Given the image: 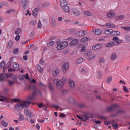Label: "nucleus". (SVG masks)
Instances as JSON below:
<instances>
[{
  "label": "nucleus",
  "mask_w": 130,
  "mask_h": 130,
  "mask_svg": "<svg viewBox=\"0 0 130 130\" xmlns=\"http://www.w3.org/2000/svg\"><path fill=\"white\" fill-rule=\"evenodd\" d=\"M53 83H55L56 87L61 89L64 84H66V77H62V79L59 80L58 79H55L53 81Z\"/></svg>",
  "instance_id": "f257e3e1"
},
{
  "label": "nucleus",
  "mask_w": 130,
  "mask_h": 130,
  "mask_svg": "<svg viewBox=\"0 0 130 130\" xmlns=\"http://www.w3.org/2000/svg\"><path fill=\"white\" fill-rule=\"evenodd\" d=\"M31 103L32 102L30 101H24L22 103H18L15 105V108L16 109H19V108H27L30 106Z\"/></svg>",
  "instance_id": "f03ea898"
},
{
  "label": "nucleus",
  "mask_w": 130,
  "mask_h": 130,
  "mask_svg": "<svg viewBox=\"0 0 130 130\" xmlns=\"http://www.w3.org/2000/svg\"><path fill=\"white\" fill-rule=\"evenodd\" d=\"M37 89V87H36V86L34 85L33 86L34 92L31 96L27 97V100H33L35 96H36L37 93H39L40 95H41V92H40V91L39 90H38Z\"/></svg>",
  "instance_id": "7ed1b4c3"
},
{
  "label": "nucleus",
  "mask_w": 130,
  "mask_h": 130,
  "mask_svg": "<svg viewBox=\"0 0 130 130\" xmlns=\"http://www.w3.org/2000/svg\"><path fill=\"white\" fill-rule=\"evenodd\" d=\"M69 45V43L67 41L62 42L57 45V49L58 50H62Z\"/></svg>",
  "instance_id": "20e7f679"
},
{
  "label": "nucleus",
  "mask_w": 130,
  "mask_h": 130,
  "mask_svg": "<svg viewBox=\"0 0 130 130\" xmlns=\"http://www.w3.org/2000/svg\"><path fill=\"white\" fill-rule=\"evenodd\" d=\"M121 42H122V40H121L115 42H110L106 44V47H112V46H114V45H118V44H120Z\"/></svg>",
  "instance_id": "39448f33"
},
{
  "label": "nucleus",
  "mask_w": 130,
  "mask_h": 130,
  "mask_svg": "<svg viewBox=\"0 0 130 130\" xmlns=\"http://www.w3.org/2000/svg\"><path fill=\"white\" fill-rule=\"evenodd\" d=\"M77 118H79V119H81L82 121H84L86 122H88L89 121V118H92L93 117V116L92 115H88L84 118H82V117L77 115Z\"/></svg>",
  "instance_id": "423d86ee"
},
{
  "label": "nucleus",
  "mask_w": 130,
  "mask_h": 130,
  "mask_svg": "<svg viewBox=\"0 0 130 130\" xmlns=\"http://www.w3.org/2000/svg\"><path fill=\"white\" fill-rule=\"evenodd\" d=\"M69 68H70V64L68 62L64 63L62 67V71L63 73H67V71L69 70Z\"/></svg>",
  "instance_id": "0eeeda50"
},
{
  "label": "nucleus",
  "mask_w": 130,
  "mask_h": 130,
  "mask_svg": "<svg viewBox=\"0 0 130 130\" xmlns=\"http://www.w3.org/2000/svg\"><path fill=\"white\" fill-rule=\"evenodd\" d=\"M72 11L73 14H74L75 16H80V14H81L80 10H79V9L76 8H73Z\"/></svg>",
  "instance_id": "6e6552de"
},
{
  "label": "nucleus",
  "mask_w": 130,
  "mask_h": 130,
  "mask_svg": "<svg viewBox=\"0 0 130 130\" xmlns=\"http://www.w3.org/2000/svg\"><path fill=\"white\" fill-rule=\"evenodd\" d=\"M28 5V0H22L21 1V6L23 9L26 10L27 9V6Z\"/></svg>",
  "instance_id": "1a4fd4ad"
},
{
  "label": "nucleus",
  "mask_w": 130,
  "mask_h": 130,
  "mask_svg": "<svg viewBox=\"0 0 130 130\" xmlns=\"http://www.w3.org/2000/svg\"><path fill=\"white\" fill-rule=\"evenodd\" d=\"M115 16V13L113 10H110L107 14V18H113Z\"/></svg>",
  "instance_id": "9d476101"
},
{
  "label": "nucleus",
  "mask_w": 130,
  "mask_h": 130,
  "mask_svg": "<svg viewBox=\"0 0 130 130\" xmlns=\"http://www.w3.org/2000/svg\"><path fill=\"white\" fill-rule=\"evenodd\" d=\"M12 76H13L12 73H9L8 74L2 73L0 75V77H3V78L8 79V78H10V77H12Z\"/></svg>",
  "instance_id": "9b49d317"
},
{
  "label": "nucleus",
  "mask_w": 130,
  "mask_h": 130,
  "mask_svg": "<svg viewBox=\"0 0 130 130\" xmlns=\"http://www.w3.org/2000/svg\"><path fill=\"white\" fill-rule=\"evenodd\" d=\"M59 68H55L53 71V75L55 77L57 76L59 74Z\"/></svg>",
  "instance_id": "f8f14e48"
},
{
  "label": "nucleus",
  "mask_w": 130,
  "mask_h": 130,
  "mask_svg": "<svg viewBox=\"0 0 130 130\" xmlns=\"http://www.w3.org/2000/svg\"><path fill=\"white\" fill-rule=\"evenodd\" d=\"M117 106H118L116 104L112 105L111 106L108 107L107 108V111H112V110H113L114 109L116 108V107H117Z\"/></svg>",
  "instance_id": "ddd939ff"
},
{
  "label": "nucleus",
  "mask_w": 130,
  "mask_h": 130,
  "mask_svg": "<svg viewBox=\"0 0 130 130\" xmlns=\"http://www.w3.org/2000/svg\"><path fill=\"white\" fill-rule=\"evenodd\" d=\"M24 113L25 114H26V115H27V116H28L30 118L32 117V112L28 109H25L24 110Z\"/></svg>",
  "instance_id": "4468645a"
},
{
  "label": "nucleus",
  "mask_w": 130,
  "mask_h": 130,
  "mask_svg": "<svg viewBox=\"0 0 130 130\" xmlns=\"http://www.w3.org/2000/svg\"><path fill=\"white\" fill-rule=\"evenodd\" d=\"M63 11L65 12L66 13H69L70 12V8L69 6H68V5H63V6H61Z\"/></svg>",
  "instance_id": "2eb2a0df"
},
{
  "label": "nucleus",
  "mask_w": 130,
  "mask_h": 130,
  "mask_svg": "<svg viewBox=\"0 0 130 130\" xmlns=\"http://www.w3.org/2000/svg\"><path fill=\"white\" fill-rule=\"evenodd\" d=\"M69 84L70 88H72V89H74V88H75V86H76L75 82H74L72 79H70L69 80Z\"/></svg>",
  "instance_id": "dca6fc26"
},
{
  "label": "nucleus",
  "mask_w": 130,
  "mask_h": 130,
  "mask_svg": "<svg viewBox=\"0 0 130 130\" xmlns=\"http://www.w3.org/2000/svg\"><path fill=\"white\" fill-rule=\"evenodd\" d=\"M124 18H125V16L123 15H118L115 17V19L117 21H122V20H123Z\"/></svg>",
  "instance_id": "f3484780"
},
{
  "label": "nucleus",
  "mask_w": 130,
  "mask_h": 130,
  "mask_svg": "<svg viewBox=\"0 0 130 130\" xmlns=\"http://www.w3.org/2000/svg\"><path fill=\"white\" fill-rule=\"evenodd\" d=\"M39 11V9L35 8L32 11V15L35 18H36L38 15V12Z\"/></svg>",
  "instance_id": "a211bd4d"
},
{
  "label": "nucleus",
  "mask_w": 130,
  "mask_h": 130,
  "mask_svg": "<svg viewBox=\"0 0 130 130\" xmlns=\"http://www.w3.org/2000/svg\"><path fill=\"white\" fill-rule=\"evenodd\" d=\"M87 34V31H80L76 32V35L77 36H84L85 34Z\"/></svg>",
  "instance_id": "6ab92c4d"
},
{
  "label": "nucleus",
  "mask_w": 130,
  "mask_h": 130,
  "mask_svg": "<svg viewBox=\"0 0 130 130\" xmlns=\"http://www.w3.org/2000/svg\"><path fill=\"white\" fill-rule=\"evenodd\" d=\"M102 46V44H98L92 47L93 50H98V49H100Z\"/></svg>",
  "instance_id": "aec40b11"
},
{
  "label": "nucleus",
  "mask_w": 130,
  "mask_h": 130,
  "mask_svg": "<svg viewBox=\"0 0 130 130\" xmlns=\"http://www.w3.org/2000/svg\"><path fill=\"white\" fill-rule=\"evenodd\" d=\"M78 42H79V40L75 39L71 41L70 45H71V46H74V45H76Z\"/></svg>",
  "instance_id": "412c9836"
},
{
  "label": "nucleus",
  "mask_w": 130,
  "mask_h": 130,
  "mask_svg": "<svg viewBox=\"0 0 130 130\" xmlns=\"http://www.w3.org/2000/svg\"><path fill=\"white\" fill-rule=\"evenodd\" d=\"M79 71L81 74H86V73H87V68H86V67H81L80 68Z\"/></svg>",
  "instance_id": "4be33fe9"
},
{
  "label": "nucleus",
  "mask_w": 130,
  "mask_h": 130,
  "mask_svg": "<svg viewBox=\"0 0 130 130\" xmlns=\"http://www.w3.org/2000/svg\"><path fill=\"white\" fill-rule=\"evenodd\" d=\"M111 60H115L117 58V54L115 52H113L111 55Z\"/></svg>",
  "instance_id": "5701e85b"
},
{
  "label": "nucleus",
  "mask_w": 130,
  "mask_h": 130,
  "mask_svg": "<svg viewBox=\"0 0 130 130\" xmlns=\"http://www.w3.org/2000/svg\"><path fill=\"white\" fill-rule=\"evenodd\" d=\"M93 32L96 34V35H101L102 34V31L101 30L96 28L95 29L93 30Z\"/></svg>",
  "instance_id": "b1692460"
},
{
  "label": "nucleus",
  "mask_w": 130,
  "mask_h": 130,
  "mask_svg": "<svg viewBox=\"0 0 130 130\" xmlns=\"http://www.w3.org/2000/svg\"><path fill=\"white\" fill-rule=\"evenodd\" d=\"M99 63L100 66L104 64V63H105V60L104 59V58H100L99 59Z\"/></svg>",
  "instance_id": "393cba45"
},
{
  "label": "nucleus",
  "mask_w": 130,
  "mask_h": 130,
  "mask_svg": "<svg viewBox=\"0 0 130 130\" xmlns=\"http://www.w3.org/2000/svg\"><path fill=\"white\" fill-rule=\"evenodd\" d=\"M90 39H91L90 37H84L82 39H81V42H85V41H89Z\"/></svg>",
  "instance_id": "a878e982"
},
{
  "label": "nucleus",
  "mask_w": 130,
  "mask_h": 130,
  "mask_svg": "<svg viewBox=\"0 0 130 130\" xmlns=\"http://www.w3.org/2000/svg\"><path fill=\"white\" fill-rule=\"evenodd\" d=\"M112 31L113 30L112 29H108V30H106L105 31V34H106L107 35H109V34H110L111 35H112Z\"/></svg>",
  "instance_id": "bb28decb"
},
{
  "label": "nucleus",
  "mask_w": 130,
  "mask_h": 130,
  "mask_svg": "<svg viewBox=\"0 0 130 130\" xmlns=\"http://www.w3.org/2000/svg\"><path fill=\"white\" fill-rule=\"evenodd\" d=\"M37 71L39 72V73H42V72L43 71V69H42V68H41V66H40V65L38 64L37 66Z\"/></svg>",
  "instance_id": "cd10ccee"
},
{
  "label": "nucleus",
  "mask_w": 130,
  "mask_h": 130,
  "mask_svg": "<svg viewBox=\"0 0 130 130\" xmlns=\"http://www.w3.org/2000/svg\"><path fill=\"white\" fill-rule=\"evenodd\" d=\"M96 55L94 54L90 55V56L87 58L88 60H92V59H94Z\"/></svg>",
  "instance_id": "c85d7f7f"
},
{
  "label": "nucleus",
  "mask_w": 130,
  "mask_h": 130,
  "mask_svg": "<svg viewBox=\"0 0 130 130\" xmlns=\"http://www.w3.org/2000/svg\"><path fill=\"white\" fill-rule=\"evenodd\" d=\"M106 26L107 27H108V28H115V26H114V25H113L110 23H106Z\"/></svg>",
  "instance_id": "c756f323"
},
{
  "label": "nucleus",
  "mask_w": 130,
  "mask_h": 130,
  "mask_svg": "<svg viewBox=\"0 0 130 130\" xmlns=\"http://www.w3.org/2000/svg\"><path fill=\"white\" fill-rule=\"evenodd\" d=\"M1 125H2L3 126H4V127H7L8 126V123L5 122L4 120H2L1 122Z\"/></svg>",
  "instance_id": "7c9ffc66"
},
{
  "label": "nucleus",
  "mask_w": 130,
  "mask_h": 130,
  "mask_svg": "<svg viewBox=\"0 0 130 130\" xmlns=\"http://www.w3.org/2000/svg\"><path fill=\"white\" fill-rule=\"evenodd\" d=\"M54 43H55L53 41L49 42L47 43V46L50 47V46H52L53 45H54Z\"/></svg>",
  "instance_id": "2f4dec72"
},
{
  "label": "nucleus",
  "mask_w": 130,
  "mask_h": 130,
  "mask_svg": "<svg viewBox=\"0 0 130 130\" xmlns=\"http://www.w3.org/2000/svg\"><path fill=\"white\" fill-rule=\"evenodd\" d=\"M60 2L61 7L68 5V2H67V0H60Z\"/></svg>",
  "instance_id": "473e14b6"
},
{
  "label": "nucleus",
  "mask_w": 130,
  "mask_h": 130,
  "mask_svg": "<svg viewBox=\"0 0 130 130\" xmlns=\"http://www.w3.org/2000/svg\"><path fill=\"white\" fill-rule=\"evenodd\" d=\"M83 61H84V59H83L82 58H79L76 60V63L80 64L82 63Z\"/></svg>",
  "instance_id": "72a5a7b5"
},
{
  "label": "nucleus",
  "mask_w": 130,
  "mask_h": 130,
  "mask_svg": "<svg viewBox=\"0 0 130 130\" xmlns=\"http://www.w3.org/2000/svg\"><path fill=\"white\" fill-rule=\"evenodd\" d=\"M84 15H85V16H93V13L90 11H85Z\"/></svg>",
  "instance_id": "f704fd0d"
},
{
  "label": "nucleus",
  "mask_w": 130,
  "mask_h": 130,
  "mask_svg": "<svg viewBox=\"0 0 130 130\" xmlns=\"http://www.w3.org/2000/svg\"><path fill=\"white\" fill-rule=\"evenodd\" d=\"M49 6H50V3L48 2H45L43 4V8H48Z\"/></svg>",
  "instance_id": "c9c22d12"
},
{
  "label": "nucleus",
  "mask_w": 130,
  "mask_h": 130,
  "mask_svg": "<svg viewBox=\"0 0 130 130\" xmlns=\"http://www.w3.org/2000/svg\"><path fill=\"white\" fill-rule=\"evenodd\" d=\"M8 48H12L13 47V41H10L8 44Z\"/></svg>",
  "instance_id": "e433bc0d"
},
{
  "label": "nucleus",
  "mask_w": 130,
  "mask_h": 130,
  "mask_svg": "<svg viewBox=\"0 0 130 130\" xmlns=\"http://www.w3.org/2000/svg\"><path fill=\"white\" fill-rule=\"evenodd\" d=\"M5 67H6V62L3 61L0 64V68L5 69Z\"/></svg>",
  "instance_id": "4c0bfd02"
},
{
  "label": "nucleus",
  "mask_w": 130,
  "mask_h": 130,
  "mask_svg": "<svg viewBox=\"0 0 130 130\" xmlns=\"http://www.w3.org/2000/svg\"><path fill=\"white\" fill-rule=\"evenodd\" d=\"M111 82H112V77L110 76L107 78V83H108V84H110Z\"/></svg>",
  "instance_id": "58836bf2"
},
{
  "label": "nucleus",
  "mask_w": 130,
  "mask_h": 130,
  "mask_svg": "<svg viewBox=\"0 0 130 130\" xmlns=\"http://www.w3.org/2000/svg\"><path fill=\"white\" fill-rule=\"evenodd\" d=\"M121 28L123 29V30H124V31H127V32H129L130 31V26L129 27L123 26Z\"/></svg>",
  "instance_id": "ea45409f"
},
{
  "label": "nucleus",
  "mask_w": 130,
  "mask_h": 130,
  "mask_svg": "<svg viewBox=\"0 0 130 130\" xmlns=\"http://www.w3.org/2000/svg\"><path fill=\"white\" fill-rule=\"evenodd\" d=\"M101 77H102V72L101 71L99 70L98 71V77L99 79H101Z\"/></svg>",
  "instance_id": "a19ab883"
},
{
  "label": "nucleus",
  "mask_w": 130,
  "mask_h": 130,
  "mask_svg": "<svg viewBox=\"0 0 130 130\" xmlns=\"http://www.w3.org/2000/svg\"><path fill=\"white\" fill-rule=\"evenodd\" d=\"M112 35L113 36H116V35H120V32L119 31H112Z\"/></svg>",
  "instance_id": "79ce46f5"
},
{
  "label": "nucleus",
  "mask_w": 130,
  "mask_h": 130,
  "mask_svg": "<svg viewBox=\"0 0 130 130\" xmlns=\"http://www.w3.org/2000/svg\"><path fill=\"white\" fill-rule=\"evenodd\" d=\"M124 38L125 39V40H126V41H130V35H126L124 36Z\"/></svg>",
  "instance_id": "37998d69"
},
{
  "label": "nucleus",
  "mask_w": 130,
  "mask_h": 130,
  "mask_svg": "<svg viewBox=\"0 0 130 130\" xmlns=\"http://www.w3.org/2000/svg\"><path fill=\"white\" fill-rule=\"evenodd\" d=\"M78 106L79 108H84L86 107V105L85 104H79Z\"/></svg>",
  "instance_id": "c03bdc74"
},
{
  "label": "nucleus",
  "mask_w": 130,
  "mask_h": 130,
  "mask_svg": "<svg viewBox=\"0 0 130 130\" xmlns=\"http://www.w3.org/2000/svg\"><path fill=\"white\" fill-rule=\"evenodd\" d=\"M21 28H19L17 29H16L15 31V33L16 35H19V34H20V33H21Z\"/></svg>",
  "instance_id": "a18cd8bd"
},
{
  "label": "nucleus",
  "mask_w": 130,
  "mask_h": 130,
  "mask_svg": "<svg viewBox=\"0 0 130 130\" xmlns=\"http://www.w3.org/2000/svg\"><path fill=\"white\" fill-rule=\"evenodd\" d=\"M13 66L15 69H18L20 67V65L18 64L17 62H14L13 64Z\"/></svg>",
  "instance_id": "49530a36"
},
{
  "label": "nucleus",
  "mask_w": 130,
  "mask_h": 130,
  "mask_svg": "<svg viewBox=\"0 0 130 130\" xmlns=\"http://www.w3.org/2000/svg\"><path fill=\"white\" fill-rule=\"evenodd\" d=\"M20 117L18 118L19 120L20 121H23L24 120V116L22 114H20Z\"/></svg>",
  "instance_id": "de8ad7c7"
},
{
  "label": "nucleus",
  "mask_w": 130,
  "mask_h": 130,
  "mask_svg": "<svg viewBox=\"0 0 130 130\" xmlns=\"http://www.w3.org/2000/svg\"><path fill=\"white\" fill-rule=\"evenodd\" d=\"M24 79H25V75L23 74L19 76V80L23 81Z\"/></svg>",
  "instance_id": "09e8293b"
},
{
  "label": "nucleus",
  "mask_w": 130,
  "mask_h": 130,
  "mask_svg": "<svg viewBox=\"0 0 130 130\" xmlns=\"http://www.w3.org/2000/svg\"><path fill=\"white\" fill-rule=\"evenodd\" d=\"M14 84H15V82L14 81H12L11 80H9L8 81V85H9V86H13V85H14Z\"/></svg>",
  "instance_id": "8fccbe9b"
},
{
  "label": "nucleus",
  "mask_w": 130,
  "mask_h": 130,
  "mask_svg": "<svg viewBox=\"0 0 130 130\" xmlns=\"http://www.w3.org/2000/svg\"><path fill=\"white\" fill-rule=\"evenodd\" d=\"M10 92V90L8 88H4L3 89V93H5V94H7Z\"/></svg>",
  "instance_id": "3c124183"
},
{
  "label": "nucleus",
  "mask_w": 130,
  "mask_h": 130,
  "mask_svg": "<svg viewBox=\"0 0 130 130\" xmlns=\"http://www.w3.org/2000/svg\"><path fill=\"white\" fill-rule=\"evenodd\" d=\"M112 40H113V41H118L120 40H119V38L118 37H113Z\"/></svg>",
  "instance_id": "603ef678"
},
{
  "label": "nucleus",
  "mask_w": 130,
  "mask_h": 130,
  "mask_svg": "<svg viewBox=\"0 0 130 130\" xmlns=\"http://www.w3.org/2000/svg\"><path fill=\"white\" fill-rule=\"evenodd\" d=\"M14 12H15V10H14V9H10L9 10H7L6 13H7V14H10L11 13H14Z\"/></svg>",
  "instance_id": "864d4df0"
},
{
  "label": "nucleus",
  "mask_w": 130,
  "mask_h": 130,
  "mask_svg": "<svg viewBox=\"0 0 130 130\" xmlns=\"http://www.w3.org/2000/svg\"><path fill=\"white\" fill-rule=\"evenodd\" d=\"M112 126L114 129H117L118 128V125L117 124H113Z\"/></svg>",
  "instance_id": "5fc2aeb1"
},
{
  "label": "nucleus",
  "mask_w": 130,
  "mask_h": 130,
  "mask_svg": "<svg viewBox=\"0 0 130 130\" xmlns=\"http://www.w3.org/2000/svg\"><path fill=\"white\" fill-rule=\"evenodd\" d=\"M18 52H19V49L18 48H16V49H14V50H13L14 54H17V53H18Z\"/></svg>",
  "instance_id": "6e6d98bb"
},
{
  "label": "nucleus",
  "mask_w": 130,
  "mask_h": 130,
  "mask_svg": "<svg viewBox=\"0 0 130 130\" xmlns=\"http://www.w3.org/2000/svg\"><path fill=\"white\" fill-rule=\"evenodd\" d=\"M123 90L124 92H125V93H129V91H128V89H127V87H125V86H123Z\"/></svg>",
  "instance_id": "4d7b16f0"
},
{
  "label": "nucleus",
  "mask_w": 130,
  "mask_h": 130,
  "mask_svg": "<svg viewBox=\"0 0 130 130\" xmlns=\"http://www.w3.org/2000/svg\"><path fill=\"white\" fill-rule=\"evenodd\" d=\"M12 101H13V102H21V100H20L19 99H13Z\"/></svg>",
  "instance_id": "13d9d810"
},
{
  "label": "nucleus",
  "mask_w": 130,
  "mask_h": 130,
  "mask_svg": "<svg viewBox=\"0 0 130 130\" xmlns=\"http://www.w3.org/2000/svg\"><path fill=\"white\" fill-rule=\"evenodd\" d=\"M42 25H41V21L40 20L39 21L38 24V29H40L41 28Z\"/></svg>",
  "instance_id": "bf43d9fd"
},
{
  "label": "nucleus",
  "mask_w": 130,
  "mask_h": 130,
  "mask_svg": "<svg viewBox=\"0 0 130 130\" xmlns=\"http://www.w3.org/2000/svg\"><path fill=\"white\" fill-rule=\"evenodd\" d=\"M29 81L31 83H34V84H35V83H36V80L35 79H34L33 78L29 79Z\"/></svg>",
  "instance_id": "052dcab7"
},
{
  "label": "nucleus",
  "mask_w": 130,
  "mask_h": 130,
  "mask_svg": "<svg viewBox=\"0 0 130 130\" xmlns=\"http://www.w3.org/2000/svg\"><path fill=\"white\" fill-rule=\"evenodd\" d=\"M20 36L19 35H17L16 37H15V40H16V41H18V40H20Z\"/></svg>",
  "instance_id": "680f3d73"
},
{
  "label": "nucleus",
  "mask_w": 130,
  "mask_h": 130,
  "mask_svg": "<svg viewBox=\"0 0 130 130\" xmlns=\"http://www.w3.org/2000/svg\"><path fill=\"white\" fill-rule=\"evenodd\" d=\"M26 16H28V15H29V16H31V12H30V10H27L26 11V13H25Z\"/></svg>",
  "instance_id": "e2e57ef3"
},
{
  "label": "nucleus",
  "mask_w": 130,
  "mask_h": 130,
  "mask_svg": "<svg viewBox=\"0 0 130 130\" xmlns=\"http://www.w3.org/2000/svg\"><path fill=\"white\" fill-rule=\"evenodd\" d=\"M68 31L70 32V33H74V32L76 31V29H75L74 28H72L69 29Z\"/></svg>",
  "instance_id": "0e129e2a"
},
{
  "label": "nucleus",
  "mask_w": 130,
  "mask_h": 130,
  "mask_svg": "<svg viewBox=\"0 0 130 130\" xmlns=\"http://www.w3.org/2000/svg\"><path fill=\"white\" fill-rule=\"evenodd\" d=\"M53 107H54V108H55V109H59V106L57 105H53Z\"/></svg>",
  "instance_id": "69168bd1"
},
{
  "label": "nucleus",
  "mask_w": 130,
  "mask_h": 130,
  "mask_svg": "<svg viewBox=\"0 0 130 130\" xmlns=\"http://www.w3.org/2000/svg\"><path fill=\"white\" fill-rule=\"evenodd\" d=\"M49 87L50 90H53V86H52V84H51V83L49 84Z\"/></svg>",
  "instance_id": "338daca9"
},
{
  "label": "nucleus",
  "mask_w": 130,
  "mask_h": 130,
  "mask_svg": "<svg viewBox=\"0 0 130 130\" xmlns=\"http://www.w3.org/2000/svg\"><path fill=\"white\" fill-rule=\"evenodd\" d=\"M36 127L37 129H38V130L40 129V126L38 124H37L36 125Z\"/></svg>",
  "instance_id": "774afa93"
}]
</instances>
